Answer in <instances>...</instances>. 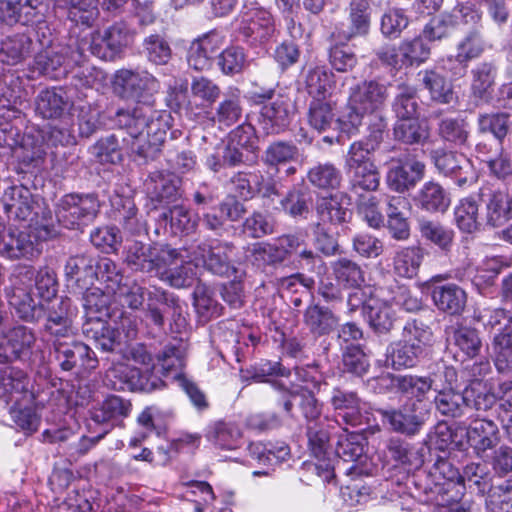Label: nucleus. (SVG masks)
<instances>
[{
    "label": "nucleus",
    "mask_w": 512,
    "mask_h": 512,
    "mask_svg": "<svg viewBox=\"0 0 512 512\" xmlns=\"http://www.w3.org/2000/svg\"><path fill=\"white\" fill-rule=\"evenodd\" d=\"M411 212V203L408 198L398 195L391 196L387 201V228L396 240H407L410 236L408 218Z\"/></svg>",
    "instance_id": "27"
},
{
    "label": "nucleus",
    "mask_w": 512,
    "mask_h": 512,
    "mask_svg": "<svg viewBox=\"0 0 512 512\" xmlns=\"http://www.w3.org/2000/svg\"><path fill=\"white\" fill-rule=\"evenodd\" d=\"M106 384L118 391L153 392L164 386V381L155 374L144 375L140 368L126 363H115L105 375Z\"/></svg>",
    "instance_id": "10"
},
{
    "label": "nucleus",
    "mask_w": 512,
    "mask_h": 512,
    "mask_svg": "<svg viewBox=\"0 0 512 512\" xmlns=\"http://www.w3.org/2000/svg\"><path fill=\"white\" fill-rule=\"evenodd\" d=\"M171 318L172 332H181L186 327L183 306L179 299L164 290L154 289L148 293L146 317L158 328L164 326V315Z\"/></svg>",
    "instance_id": "12"
},
{
    "label": "nucleus",
    "mask_w": 512,
    "mask_h": 512,
    "mask_svg": "<svg viewBox=\"0 0 512 512\" xmlns=\"http://www.w3.org/2000/svg\"><path fill=\"white\" fill-rule=\"evenodd\" d=\"M431 389L437 391V385H435L434 380L430 377L399 374L397 393L406 398L408 400L407 403H416L417 407H421Z\"/></svg>",
    "instance_id": "37"
},
{
    "label": "nucleus",
    "mask_w": 512,
    "mask_h": 512,
    "mask_svg": "<svg viewBox=\"0 0 512 512\" xmlns=\"http://www.w3.org/2000/svg\"><path fill=\"white\" fill-rule=\"evenodd\" d=\"M485 50V42L480 29L469 30L457 43L455 60L460 64L480 57Z\"/></svg>",
    "instance_id": "60"
},
{
    "label": "nucleus",
    "mask_w": 512,
    "mask_h": 512,
    "mask_svg": "<svg viewBox=\"0 0 512 512\" xmlns=\"http://www.w3.org/2000/svg\"><path fill=\"white\" fill-rule=\"evenodd\" d=\"M303 321L313 335L324 336L337 327L339 318L327 307L310 305L304 312Z\"/></svg>",
    "instance_id": "42"
},
{
    "label": "nucleus",
    "mask_w": 512,
    "mask_h": 512,
    "mask_svg": "<svg viewBox=\"0 0 512 512\" xmlns=\"http://www.w3.org/2000/svg\"><path fill=\"white\" fill-rule=\"evenodd\" d=\"M4 212L8 218L27 221L34 224L36 220L43 221V210H49L42 207L35 201L31 191L23 185H14L5 190L2 196Z\"/></svg>",
    "instance_id": "13"
},
{
    "label": "nucleus",
    "mask_w": 512,
    "mask_h": 512,
    "mask_svg": "<svg viewBox=\"0 0 512 512\" xmlns=\"http://www.w3.org/2000/svg\"><path fill=\"white\" fill-rule=\"evenodd\" d=\"M82 300L85 321L106 320L109 317L111 302L109 291L106 293L97 287L86 288Z\"/></svg>",
    "instance_id": "50"
},
{
    "label": "nucleus",
    "mask_w": 512,
    "mask_h": 512,
    "mask_svg": "<svg viewBox=\"0 0 512 512\" xmlns=\"http://www.w3.org/2000/svg\"><path fill=\"white\" fill-rule=\"evenodd\" d=\"M54 351L56 360L64 371H71L74 368L92 371L98 366L95 352L82 342L57 340L54 343Z\"/></svg>",
    "instance_id": "17"
},
{
    "label": "nucleus",
    "mask_w": 512,
    "mask_h": 512,
    "mask_svg": "<svg viewBox=\"0 0 512 512\" xmlns=\"http://www.w3.org/2000/svg\"><path fill=\"white\" fill-rule=\"evenodd\" d=\"M45 4L43 0H1L0 20L7 25H30L42 22Z\"/></svg>",
    "instance_id": "21"
},
{
    "label": "nucleus",
    "mask_w": 512,
    "mask_h": 512,
    "mask_svg": "<svg viewBox=\"0 0 512 512\" xmlns=\"http://www.w3.org/2000/svg\"><path fill=\"white\" fill-rule=\"evenodd\" d=\"M421 237L437 246L442 251L448 252L454 242L453 229L437 221L422 219L418 223Z\"/></svg>",
    "instance_id": "54"
},
{
    "label": "nucleus",
    "mask_w": 512,
    "mask_h": 512,
    "mask_svg": "<svg viewBox=\"0 0 512 512\" xmlns=\"http://www.w3.org/2000/svg\"><path fill=\"white\" fill-rule=\"evenodd\" d=\"M417 205L428 212H445L450 205L449 194L437 182H426L415 197Z\"/></svg>",
    "instance_id": "45"
},
{
    "label": "nucleus",
    "mask_w": 512,
    "mask_h": 512,
    "mask_svg": "<svg viewBox=\"0 0 512 512\" xmlns=\"http://www.w3.org/2000/svg\"><path fill=\"white\" fill-rule=\"evenodd\" d=\"M363 309L369 325L375 332L385 334L392 329L395 313L388 300L370 299Z\"/></svg>",
    "instance_id": "43"
},
{
    "label": "nucleus",
    "mask_w": 512,
    "mask_h": 512,
    "mask_svg": "<svg viewBox=\"0 0 512 512\" xmlns=\"http://www.w3.org/2000/svg\"><path fill=\"white\" fill-rule=\"evenodd\" d=\"M479 199L485 205L486 223L499 227L512 217V198L502 190L484 186L479 190Z\"/></svg>",
    "instance_id": "24"
},
{
    "label": "nucleus",
    "mask_w": 512,
    "mask_h": 512,
    "mask_svg": "<svg viewBox=\"0 0 512 512\" xmlns=\"http://www.w3.org/2000/svg\"><path fill=\"white\" fill-rule=\"evenodd\" d=\"M425 174V164L416 159L405 158L389 161L386 174L387 186L396 192L402 193L413 188Z\"/></svg>",
    "instance_id": "19"
},
{
    "label": "nucleus",
    "mask_w": 512,
    "mask_h": 512,
    "mask_svg": "<svg viewBox=\"0 0 512 512\" xmlns=\"http://www.w3.org/2000/svg\"><path fill=\"white\" fill-rule=\"evenodd\" d=\"M190 93L192 104L204 108L211 106L219 98L221 89L208 77L196 76L191 80Z\"/></svg>",
    "instance_id": "59"
},
{
    "label": "nucleus",
    "mask_w": 512,
    "mask_h": 512,
    "mask_svg": "<svg viewBox=\"0 0 512 512\" xmlns=\"http://www.w3.org/2000/svg\"><path fill=\"white\" fill-rule=\"evenodd\" d=\"M433 333L431 329L423 322L412 320L408 321L402 330L401 341L406 345L417 347L423 355L427 354L431 346Z\"/></svg>",
    "instance_id": "62"
},
{
    "label": "nucleus",
    "mask_w": 512,
    "mask_h": 512,
    "mask_svg": "<svg viewBox=\"0 0 512 512\" xmlns=\"http://www.w3.org/2000/svg\"><path fill=\"white\" fill-rule=\"evenodd\" d=\"M243 108L241 104L240 91L236 89L225 94L216 107L213 121L220 127H230L237 123L242 117Z\"/></svg>",
    "instance_id": "53"
},
{
    "label": "nucleus",
    "mask_w": 512,
    "mask_h": 512,
    "mask_svg": "<svg viewBox=\"0 0 512 512\" xmlns=\"http://www.w3.org/2000/svg\"><path fill=\"white\" fill-rule=\"evenodd\" d=\"M234 249L228 242L201 243L192 249L188 257L195 268L202 266L215 275L230 277L236 273L232 259Z\"/></svg>",
    "instance_id": "9"
},
{
    "label": "nucleus",
    "mask_w": 512,
    "mask_h": 512,
    "mask_svg": "<svg viewBox=\"0 0 512 512\" xmlns=\"http://www.w3.org/2000/svg\"><path fill=\"white\" fill-rule=\"evenodd\" d=\"M84 51L85 48L78 44L74 49L72 42L56 50H43L35 56L34 69L51 79H61L70 73L74 64L83 61Z\"/></svg>",
    "instance_id": "8"
},
{
    "label": "nucleus",
    "mask_w": 512,
    "mask_h": 512,
    "mask_svg": "<svg viewBox=\"0 0 512 512\" xmlns=\"http://www.w3.org/2000/svg\"><path fill=\"white\" fill-rule=\"evenodd\" d=\"M423 257V249L419 246H410L400 249L394 256V272L403 278L414 277L422 263Z\"/></svg>",
    "instance_id": "56"
},
{
    "label": "nucleus",
    "mask_w": 512,
    "mask_h": 512,
    "mask_svg": "<svg viewBox=\"0 0 512 512\" xmlns=\"http://www.w3.org/2000/svg\"><path fill=\"white\" fill-rule=\"evenodd\" d=\"M382 420L397 433L408 436L417 434L424 424V413L416 403H406L398 409H380Z\"/></svg>",
    "instance_id": "23"
},
{
    "label": "nucleus",
    "mask_w": 512,
    "mask_h": 512,
    "mask_svg": "<svg viewBox=\"0 0 512 512\" xmlns=\"http://www.w3.org/2000/svg\"><path fill=\"white\" fill-rule=\"evenodd\" d=\"M35 331L22 324L15 325L0 335V363L29 358L36 346Z\"/></svg>",
    "instance_id": "14"
},
{
    "label": "nucleus",
    "mask_w": 512,
    "mask_h": 512,
    "mask_svg": "<svg viewBox=\"0 0 512 512\" xmlns=\"http://www.w3.org/2000/svg\"><path fill=\"white\" fill-rule=\"evenodd\" d=\"M145 187L149 198L153 202L170 205L178 197V180L174 175L155 171L150 173L145 181Z\"/></svg>",
    "instance_id": "33"
},
{
    "label": "nucleus",
    "mask_w": 512,
    "mask_h": 512,
    "mask_svg": "<svg viewBox=\"0 0 512 512\" xmlns=\"http://www.w3.org/2000/svg\"><path fill=\"white\" fill-rule=\"evenodd\" d=\"M329 404L343 423L353 427L361 424V399L356 392L333 387Z\"/></svg>",
    "instance_id": "26"
},
{
    "label": "nucleus",
    "mask_w": 512,
    "mask_h": 512,
    "mask_svg": "<svg viewBox=\"0 0 512 512\" xmlns=\"http://www.w3.org/2000/svg\"><path fill=\"white\" fill-rule=\"evenodd\" d=\"M305 83L313 99L327 98L335 85L334 74L325 66H316L308 70Z\"/></svg>",
    "instance_id": "55"
},
{
    "label": "nucleus",
    "mask_w": 512,
    "mask_h": 512,
    "mask_svg": "<svg viewBox=\"0 0 512 512\" xmlns=\"http://www.w3.org/2000/svg\"><path fill=\"white\" fill-rule=\"evenodd\" d=\"M387 97V86L375 80L363 81L351 87L343 125H350L353 131L357 130L364 116L378 113Z\"/></svg>",
    "instance_id": "3"
},
{
    "label": "nucleus",
    "mask_w": 512,
    "mask_h": 512,
    "mask_svg": "<svg viewBox=\"0 0 512 512\" xmlns=\"http://www.w3.org/2000/svg\"><path fill=\"white\" fill-rule=\"evenodd\" d=\"M75 309L69 298H61L47 308L45 331L55 337H65L71 330Z\"/></svg>",
    "instance_id": "32"
},
{
    "label": "nucleus",
    "mask_w": 512,
    "mask_h": 512,
    "mask_svg": "<svg viewBox=\"0 0 512 512\" xmlns=\"http://www.w3.org/2000/svg\"><path fill=\"white\" fill-rule=\"evenodd\" d=\"M348 10V24L338 29V37L342 40H352L369 34L372 19L371 0H351Z\"/></svg>",
    "instance_id": "25"
},
{
    "label": "nucleus",
    "mask_w": 512,
    "mask_h": 512,
    "mask_svg": "<svg viewBox=\"0 0 512 512\" xmlns=\"http://www.w3.org/2000/svg\"><path fill=\"white\" fill-rule=\"evenodd\" d=\"M113 89L122 99L151 104L149 99L160 90V82L147 70L123 68L114 74Z\"/></svg>",
    "instance_id": "6"
},
{
    "label": "nucleus",
    "mask_w": 512,
    "mask_h": 512,
    "mask_svg": "<svg viewBox=\"0 0 512 512\" xmlns=\"http://www.w3.org/2000/svg\"><path fill=\"white\" fill-rule=\"evenodd\" d=\"M124 262L134 272H142L158 277L165 274L169 265L176 264L179 259L177 249L161 243H143L133 240L126 243Z\"/></svg>",
    "instance_id": "2"
},
{
    "label": "nucleus",
    "mask_w": 512,
    "mask_h": 512,
    "mask_svg": "<svg viewBox=\"0 0 512 512\" xmlns=\"http://www.w3.org/2000/svg\"><path fill=\"white\" fill-rule=\"evenodd\" d=\"M335 119L334 106L326 98L313 99L309 104L308 123L309 125L322 132L327 130Z\"/></svg>",
    "instance_id": "64"
},
{
    "label": "nucleus",
    "mask_w": 512,
    "mask_h": 512,
    "mask_svg": "<svg viewBox=\"0 0 512 512\" xmlns=\"http://www.w3.org/2000/svg\"><path fill=\"white\" fill-rule=\"evenodd\" d=\"M437 395L434 402L437 410L446 416L458 417L463 414L465 407L470 406V396H473L472 390H464L461 394L453 388L437 389Z\"/></svg>",
    "instance_id": "47"
},
{
    "label": "nucleus",
    "mask_w": 512,
    "mask_h": 512,
    "mask_svg": "<svg viewBox=\"0 0 512 512\" xmlns=\"http://www.w3.org/2000/svg\"><path fill=\"white\" fill-rule=\"evenodd\" d=\"M43 221L36 220L27 231L8 230L0 236V255L8 259L32 258L40 254V242L55 234L51 210H43Z\"/></svg>",
    "instance_id": "1"
},
{
    "label": "nucleus",
    "mask_w": 512,
    "mask_h": 512,
    "mask_svg": "<svg viewBox=\"0 0 512 512\" xmlns=\"http://www.w3.org/2000/svg\"><path fill=\"white\" fill-rule=\"evenodd\" d=\"M150 112V104H137L133 107L120 108L113 117L114 126L127 134L123 141L132 153L134 141L140 142Z\"/></svg>",
    "instance_id": "20"
},
{
    "label": "nucleus",
    "mask_w": 512,
    "mask_h": 512,
    "mask_svg": "<svg viewBox=\"0 0 512 512\" xmlns=\"http://www.w3.org/2000/svg\"><path fill=\"white\" fill-rule=\"evenodd\" d=\"M96 261L87 255L70 257L65 264V276L68 279L86 284H93L96 273Z\"/></svg>",
    "instance_id": "58"
},
{
    "label": "nucleus",
    "mask_w": 512,
    "mask_h": 512,
    "mask_svg": "<svg viewBox=\"0 0 512 512\" xmlns=\"http://www.w3.org/2000/svg\"><path fill=\"white\" fill-rule=\"evenodd\" d=\"M187 345L182 340L169 342L157 355L158 364L164 375L173 374L179 380L180 372L185 366Z\"/></svg>",
    "instance_id": "44"
},
{
    "label": "nucleus",
    "mask_w": 512,
    "mask_h": 512,
    "mask_svg": "<svg viewBox=\"0 0 512 512\" xmlns=\"http://www.w3.org/2000/svg\"><path fill=\"white\" fill-rule=\"evenodd\" d=\"M307 179L319 189H336L342 182V173L332 163H319L309 169Z\"/></svg>",
    "instance_id": "63"
},
{
    "label": "nucleus",
    "mask_w": 512,
    "mask_h": 512,
    "mask_svg": "<svg viewBox=\"0 0 512 512\" xmlns=\"http://www.w3.org/2000/svg\"><path fill=\"white\" fill-rule=\"evenodd\" d=\"M467 443L477 455L492 449L499 441L497 425L488 419H474L466 429Z\"/></svg>",
    "instance_id": "30"
},
{
    "label": "nucleus",
    "mask_w": 512,
    "mask_h": 512,
    "mask_svg": "<svg viewBox=\"0 0 512 512\" xmlns=\"http://www.w3.org/2000/svg\"><path fill=\"white\" fill-rule=\"evenodd\" d=\"M393 136L396 141L404 144H420L429 138V130L417 117L400 118L394 124Z\"/></svg>",
    "instance_id": "52"
},
{
    "label": "nucleus",
    "mask_w": 512,
    "mask_h": 512,
    "mask_svg": "<svg viewBox=\"0 0 512 512\" xmlns=\"http://www.w3.org/2000/svg\"><path fill=\"white\" fill-rule=\"evenodd\" d=\"M222 45L223 36L214 30L194 39L187 53L189 67L200 72L210 70Z\"/></svg>",
    "instance_id": "22"
},
{
    "label": "nucleus",
    "mask_w": 512,
    "mask_h": 512,
    "mask_svg": "<svg viewBox=\"0 0 512 512\" xmlns=\"http://www.w3.org/2000/svg\"><path fill=\"white\" fill-rule=\"evenodd\" d=\"M470 91L475 99L488 102L492 98L496 79L498 76V65L496 61H482L476 64L470 71Z\"/></svg>",
    "instance_id": "29"
},
{
    "label": "nucleus",
    "mask_w": 512,
    "mask_h": 512,
    "mask_svg": "<svg viewBox=\"0 0 512 512\" xmlns=\"http://www.w3.org/2000/svg\"><path fill=\"white\" fill-rule=\"evenodd\" d=\"M335 280L343 288H359L365 283V272L357 262L340 257L330 263Z\"/></svg>",
    "instance_id": "46"
},
{
    "label": "nucleus",
    "mask_w": 512,
    "mask_h": 512,
    "mask_svg": "<svg viewBox=\"0 0 512 512\" xmlns=\"http://www.w3.org/2000/svg\"><path fill=\"white\" fill-rule=\"evenodd\" d=\"M346 174L352 192H372L378 190L380 186V172L376 164L347 170Z\"/></svg>",
    "instance_id": "57"
},
{
    "label": "nucleus",
    "mask_w": 512,
    "mask_h": 512,
    "mask_svg": "<svg viewBox=\"0 0 512 512\" xmlns=\"http://www.w3.org/2000/svg\"><path fill=\"white\" fill-rule=\"evenodd\" d=\"M82 332L87 339L95 342L96 347L105 352H112L121 344V333L107 320L85 321Z\"/></svg>",
    "instance_id": "35"
},
{
    "label": "nucleus",
    "mask_w": 512,
    "mask_h": 512,
    "mask_svg": "<svg viewBox=\"0 0 512 512\" xmlns=\"http://www.w3.org/2000/svg\"><path fill=\"white\" fill-rule=\"evenodd\" d=\"M447 343L466 359L479 355L482 348L479 331L466 325L451 327L447 331Z\"/></svg>",
    "instance_id": "31"
},
{
    "label": "nucleus",
    "mask_w": 512,
    "mask_h": 512,
    "mask_svg": "<svg viewBox=\"0 0 512 512\" xmlns=\"http://www.w3.org/2000/svg\"><path fill=\"white\" fill-rule=\"evenodd\" d=\"M349 197L343 192H338L329 197H321L317 201L316 212L319 222L317 228L326 224L341 225L351 218V211L344 205Z\"/></svg>",
    "instance_id": "28"
},
{
    "label": "nucleus",
    "mask_w": 512,
    "mask_h": 512,
    "mask_svg": "<svg viewBox=\"0 0 512 512\" xmlns=\"http://www.w3.org/2000/svg\"><path fill=\"white\" fill-rule=\"evenodd\" d=\"M255 100H270L262 106L259 115V123L267 134H276L285 130L296 111L294 101L286 94H274L269 89L262 93H254Z\"/></svg>",
    "instance_id": "7"
},
{
    "label": "nucleus",
    "mask_w": 512,
    "mask_h": 512,
    "mask_svg": "<svg viewBox=\"0 0 512 512\" xmlns=\"http://www.w3.org/2000/svg\"><path fill=\"white\" fill-rule=\"evenodd\" d=\"M424 356L417 347L406 345L401 340L392 342L386 350V362L394 370L415 367Z\"/></svg>",
    "instance_id": "51"
},
{
    "label": "nucleus",
    "mask_w": 512,
    "mask_h": 512,
    "mask_svg": "<svg viewBox=\"0 0 512 512\" xmlns=\"http://www.w3.org/2000/svg\"><path fill=\"white\" fill-rule=\"evenodd\" d=\"M240 33L251 45H258L267 42L275 32L274 19L272 14L257 2H251L250 7L246 6Z\"/></svg>",
    "instance_id": "16"
},
{
    "label": "nucleus",
    "mask_w": 512,
    "mask_h": 512,
    "mask_svg": "<svg viewBox=\"0 0 512 512\" xmlns=\"http://www.w3.org/2000/svg\"><path fill=\"white\" fill-rule=\"evenodd\" d=\"M430 474L434 478L436 485H441L446 490L456 488V495L452 497V500L457 501L460 499L464 489L463 477L449 460L438 459L433 465Z\"/></svg>",
    "instance_id": "49"
},
{
    "label": "nucleus",
    "mask_w": 512,
    "mask_h": 512,
    "mask_svg": "<svg viewBox=\"0 0 512 512\" xmlns=\"http://www.w3.org/2000/svg\"><path fill=\"white\" fill-rule=\"evenodd\" d=\"M99 210L100 202L96 194L69 193L57 202L55 215L63 227L80 230L96 218Z\"/></svg>",
    "instance_id": "5"
},
{
    "label": "nucleus",
    "mask_w": 512,
    "mask_h": 512,
    "mask_svg": "<svg viewBox=\"0 0 512 512\" xmlns=\"http://www.w3.org/2000/svg\"><path fill=\"white\" fill-rule=\"evenodd\" d=\"M70 109V103L61 89H45L35 99V111L45 119L62 117Z\"/></svg>",
    "instance_id": "39"
},
{
    "label": "nucleus",
    "mask_w": 512,
    "mask_h": 512,
    "mask_svg": "<svg viewBox=\"0 0 512 512\" xmlns=\"http://www.w3.org/2000/svg\"><path fill=\"white\" fill-rule=\"evenodd\" d=\"M438 134L445 142L462 147L468 143L469 125L460 117L443 118L438 124Z\"/></svg>",
    "instance_id": "61"
},
{
    "label": "nucleus",
    "mask_w": 512,
    "mask_h": 512,
    "mask_svg": "<svg viewBox=\"0 0 512 512\" xmlns=\"http://www.w3.org/2000/svg\"><path fill=\"white\" fill-rule=\"evenodd\" d=\"M431 294L435 306L445 313L457 315L465 308L466 292L456 284L434 286Z\"/></svg>",
    "instance_id": "36"
},
{
    "label": "nucleus",
    "mask_w": 512,
    "mask_h": 512,
    "mask_svg": "<svg viewBox=\"0 0 512 512\" xmlns=\"http://www.w3.org/2000/svg\"><path fill=\"white\" fill-rule=\"evenodd\" d=\"M0 399L13 406L34 402L30 379L23 370L12 366L0 369Z\"/></svg>",
    "instance_id": "15"
},
{
    "label": "nucleus",
    "mask_w": 512,
    "mask_h": 512,
    "mask_svg": "<svg viewBox=\"0 0 512 512\" xmlns=\"http://www.w3.org/2000/svg\"><path fill=\"white\" fill-rule=\"evenodd\" d=\"M33 276L32 266L20 265L16 267L10 279L11 286L6 288V298L11 310L19 319L29 323L38 322L45 311L44 306L32 297Z\"/></svg>",
    "instance_id": "4"
},
{
    "label": "nucleus",
    "mask_w": 512,
    "mask_h": 512,
    "mask_svg": "<svg viewBox=\"0 0 512 512\" xmlns=\"http://www.w3.org/2000/svg\"><path fill=\"white\" fill-rule=\"evenodd\" d=\"M242 437L240 428L232 423L217 421L206 432L207 440L220 449L232 450L238 447Z\"/></svg>",
    "instance_id": "48"
},
{
    "label": "nucleus",
    "mask_w": 512,
    "mask_h": 512,
    "mask_svg": "<svg viewBox=\"0 0 512 512\" xmlns=\"http://www.w3.org/2000/svg\"><path fill=\"white\" fill-rule=\"evenodd\" d=\"M57 9L67 13V17L76 25L91 27L99 11L94 0H53Z\"/></svg>",
    "instance_id": "41"
},
{
    "label": "nucleus",
    "mask_w": 512,
    "mask_h": 512,
    "mask_svg": "<svg viewBox=\"0 0 512 512\" xmlns=\"http://www.w3.org/2000/svg\"><path fill=\"white\" fill-rule=\"evenodd\" d=\"M115 210V219L123 228L132 234H139L145 230V222L138 216V209L131 197L115 195L111 199Z\"/></svg>",
    "instance_id": "40"
},
{
    "label": "nucleus",
    "mask_w": 512,
    "mask_h": 512,
    "mask_svg": "<svg viewBox=\"0 0 512 512\" xmlns=\"http://www.w3.org/2000/svg\"><path fill=\"white\" fill-rule=\"evenodd\" d=\"M130 410L129 401L111 395L91 410V419L95 423L106 424L111 429L118 421L127 417Z\"/></svg>",
    "instance_id": "38"
},
{
    "label": "nucleus",
    "mask_w": 512,
    "mask_h": 512,
    "mask_svg": "<svg viewBox=\"0 0 512 512\" xmlns=\"http://www.w3.org/2000/svg\"><path fill=\"white\" fill-rule=\"evenodd\" d=\"M431 159L438 172L455 180L459 187L474 180V171L470 160L462 153L435 149Z\"/></svg>",
    "instance_id": "18"
},
{
    "label": "nucleus",
    "mask_w": 512,
    "mask_h": 512,
    "mask_svg": "<svg viewBox=\"0 0 512 512\" xmlns=\"http://www.w3.org/2000/svg\"><path fill=\"white\" fill-rule=\"evenodd\" d=\"M169 117L166 111L155 110L150 104L145 132H143L140 142L134 141L132 144V154L135 156V160L146 163L157 157L169 129Z\"/></svg>",
    "instance_id": "11"
},
{
    "label": "nucleus",
    "mask_w": 512,
    "mask_h": 512,
    "mask_svg": "<svg viewBox=\"0 0 512 512\" xmlns=\"http://www.w3.org/2000/svg\"><path fill=\"white\" fill-rule=\"evenodd\" d=\"M34 51V42L27 33L7 36L0 44V61L7 65H17L26 60Z\"/></svg>",
    "instance_id": "34"
}]
</instances>
